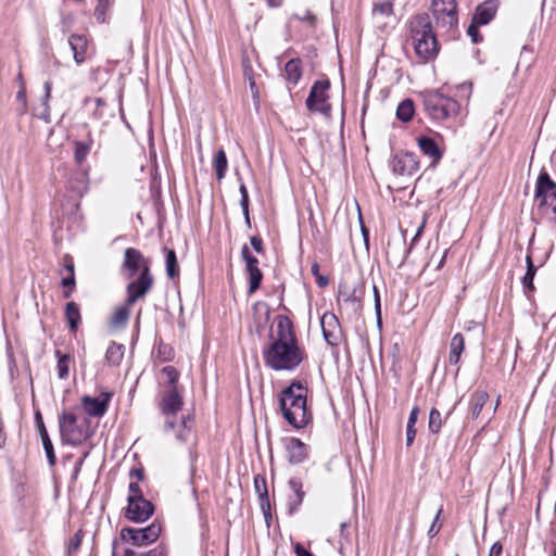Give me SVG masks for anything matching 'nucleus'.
I'll list each match as a JSON object with an SVG mask.
<instances>
[{
  "mask_svg": "<svg viewBox=\"0 0 556 556\" xmlns=\"http://www.w3.org/2000/svg\"><path fill=\"white\" fill-rule=\"evenodd\" d=\"M274 324L273 342L263 352L265 364L274 370H294L303 361V351L298 345L292 321L278 315Z\"/></svg>",
  "mask_w": 556,
  "mask_h": 556,
  "instance_id": "f257e3e1",
  "label": "nucleus"
},
{
  "mask_svg": "<svg viewBox=\"0 0 556 556\" xmlns=\"http://www.w3.org/2000/svg\"><path fill=\"white\" fill-rule=\"evenodd\" d=\"M279 407L283 418L295 429L305 428L313 419L307 406V389L299 381L292 382L281 391Z\"/></svg>",
  "mask_w": 556,
  "mask_h": 556,
  "instance_id": "f03ea898",
  "label": "nucleus"
},
{
  "mask_svg": "<svg viewBox=\"0 0 556 556\" xmlns=\"http://www.w3.org/2000/svg\"><path fill=\"white\" fill-rule=\"evenodd\" d=\"M410 36L418 56L430 60L439 52V42L428 13L415 15L409 23Z\"/></svg>",
  "mask_w": 556,
  "mask_h": 556,
  "instance_id": "7ed1b4c3",
  "label": "nucleus"
},
{
  "mask_svg": "<svg viewBox=\"0 0 556 556\" xmlns=\"http://www.w3.org/2000/svg\"><path fill=\"white\" fill-rule=\"evenodd\" d=\"M420 97L424 111L434 122H443L459 113V103L455 99L444 96L439 89L424 91Z\"/></svg>",
  "mask_w": 556,
  "mask_h": 556,
  "instance_id": "20e7f679",
  "label": "nucleus"
},
{
  "mask_svg": "<svg viewBox=\"0 0 556 556\" xmlns=\"http://www.w3.org/2000/svg\"><path fill=\"white\" fill-rule=\"evenodd\" d=\"M59 429L62 442L73 446L80 445L92 435L89 419H78L75 414L68 412H63L59 416Z\"/></svg>",
  "mask_w": 556,
  "mask_h": 556,
  "instance_id": "39448f33",
  "label": "nucleus"
},
{
  "mask_svg": "<svg viewBox=\"0 0 556 556\" xmlns=\"http://www.w3.org/2000/svg\"><path fill=\"white\" fill-rule=\"evenodd\" d=\"M431 9L437 28L452 36L458 24L456 0H432Z\"/></svg>",
  "mask_w": 556,
  "mask_h": 556,
  "instance_id": "423d86ee",
  "label": "nucleus"
},
{
  "mask_svg": "<svg viewBox=\"0 0 556 556\" xmlns=\"http://www.w3.org/2000/svg\"><path fill=\"white\" fill-rule=\"evenodd\" d=\"M330 89L329 79H319L312 85L305 105L311 113H321L324 116L331 115L332 106L329 102L328 90Z\"/></svg>",
  "mask_w": 556,
  "mask_h": 556,
  "instance_id": "0eeeda50",
  "label": "nucleus"
},
{
  "mask_svg": "<svg viewBox=\"0 0 556 556\" xmlns=\"http://www.w3.org/2000/svg\"><path fill=\"white\" fill-rule=\"evenodd\" d=\"M124 270L129 277L152 278L151 261L135 248H127L124 252V261L122 264Z\"/></svg>",
  "mask_w": 556,
  "mask_h": 556,
  "instance_id": "6e6552de",
  "label": "nucleus"
},
{
  "mask_svg": "<svg viewBox=\"0 0 556 556\" xmlns=\"http://www.w3.org/2000/svg\"><path fill=\"white\" fill-rule=\"evenodd\" d=\"M161 525L152 522L146 528L126 527L121 530V539L135 546H144L155 542L161 534Z\"/></svg>",
  "mask_w": 556,
  "mask_h": 556,
  "instance_id": "1a4fd4ad",
  "label": "nucleus"
},
{
  "mask_svg": "<svg viewBox=\"0 0 556 556\" xmlns=\"http://www.w3.org/2000/svg\"><path fill=\"white\" fill-rule=\"evenodd\" d=\"M534 198L539 210L556 203V182L545 170H541L538 176Z\"/></svg>",
  "mask_w": 556,
  "mask_h": 556,
  "instance_id": "9d476101",
  "label": "nucleus"
},
{
  "mask_svg": "<svg viewBox=\"0 0 556 556\" xmlns=\"http://www.w3.org/2000/svg\"><path fill=\"white\" fill-rule=\"evenodd\" d=\"M392 172L399 176H413L419 169V161L415 153L400 151L390 161Z\"/></svg>",
  "mask_w": 556,
  "mask_h": 556,
  "instance_id": "9b49d317",
  "label": "nucleus"
},
{
  "mask_svg": "<svg viewBox=\"0 0 556 556\" xmlns=\"http://www.w3.org/2000/svg\"><path fill=\"white\" fill-rule=\"evenodd\" d=\"M112 396L113 393L109 391L101 392V394L97 397L84 395L80 400L81 407L87 415L100 418L108 412Z\"/></svg>",
  "mask_w": 556,
  "mask_h": 556,
  "instance_id": "f8f14e48",
  "label": "nucleus"
},
{
  "mask_svg": "<svg viewBox=\"0 0 556 556\" xmlns=\"http://www.w3.org/2000/svg\"><path fill=\"white\" fill-rule=\"evenodd\" d=\"M182 406L184 397L178 388L163 390L159 408L161 413L164 416H166L167 419H169V417L175 416L178 412H180Z\"/></svg>",
  "mask_w": 556,
  "mask_h": 556,
  "instance_id": "ddd939ff",
  "label": "nucleus"
},
{
  "mask_svg": "<svg viewBox=\"0 0 556 556\" xmlns=\"http://www.w3.org/2000/svg\"><path fill=\"white\" fill-rule=\"evenodd\" d=\"M128 505L126 508L125 516L134 522H144L154 513L153 504L143 498H127Z\"/></svg>",
  "mask_w": 556,
  "mask_h": 556,
  "instance_id": "4468645a",
  "label": "nucleus"
},
{
  "mask_svg": "<svg viewBox=\"0 0 556 556\" xmlns=\"http://www.w3.org/2000/svg\"><path fill=\"white\" fill-rule=\"evenodd\" d=\"M320 324L326 342L331 346H338L342 340V330L337 316L332 313H325Z\"/></svg>",
  "mask_w": 556,
  "mask_h": 556,
  "instance_id": "2eb2a0df",
  "label": "nucleus"
},
{
  "mask_svg": "<svg viewBox=\"0 0 556 556\" xmlns=\"http://www.w3.org/2000/svg\"><path fill=\"white\" fill-rule=\"evenodd\" d=\"M417 143L424 155L431 159L430 166L434 168L443 157L444 151L439 147L438 142L429 136L418 137Z\"/></svg>",
  "mask_w": 556,
  "mask_h": 556,
  "instance_id": "dca6fc26",
  "label": "nucleus"
},
{
  "mask_svg": "<svg viewBox=\"0 0 556 556\" xmlns=\"http://www.w3.org/2000/svg\"><path fill=\"white\" fill-rule=\"evenodd\" d=\"M286 450L290 464H301L308 457V446L298 438L287 439Z\"/></svg>",
  "mask_w": 556,
  "mask_h": 556,
  "instance_id": "f3484780",
  "label": "nucleus"
},
{
  "mask_svg": "<svg viewBox=\"0 0 556 556\" xmlns=\"http://www.w3.org/2000/svg\"><path fill=\"white\" fill-rule=\"evenodd\" d=\"M193 424H194V419L190 415L184 416L178 425H176L170 419H166V421L164 424V430L167 432V431H170V430H174L175 428H177V432H176L177 441H179L181 443H186L191 435Z\"/></svg>",
  "mask_w": 556,
  "mask_h": 556,
  "instance_id": "a211bd4d",
  "label": "nucleus"
},
{
  "mask_svg": "<svg viewBox=\"0 0 556 556\" xmlns=\"http://www.w3.org/2000/svg\"><path fill=\"white\" fill-rule=\"evenodd\" d=\"M497 9V0H486L476 8L472 21L480 25H486L494 18Z\"/></svg>",
  "mask_w": 556,
  "mask_h": 556,
  "instance_id": "6ab92c4d",
  "label": "nucleus"
},
{
  "mask_svg": "<svg viewBox=\"0 0 556 556\" xmlns=\"http://www.w3.org/2000/svg\"><path fill=\"white\" fill-rule=\"evenodd\" d=\"M153 280H132L127 286V305H134L152 289Z\"/></svg>",
  "mask_w": 556,
  "mask_h": 556,
  "instance_id": "aec40b11",
  "label": "nucleus"
},
{
  "mask_svg": "<svg viewBox=\"0 0 556 556\" xmlns=\"http://www.w3.org/2000/svg\"><path fill=\"white\" fill-rule=\"evenodd\" d=\"M38 432L42 442L43 450L46 452V456L48 459L49 465L52 467L56 463V456L54 453L52 441L48 434V431L46 429V426L43 424L41 414L38 412L35 415Z\"/></svg>",
  "mask_w": 556,
  "mask_h": 556,
  "instance_id": "412c9836",
  "label": "nucleus"
},
{
  "mask_svg": "<svg viewBox=\"0 0 556 556\" xmlns=\"http://www.w3.org/2000/svg\"><path fill=\"white\" fill-rule=\"evenodd\" d=\"M68 45L73 51L74 61L80 65L86 60L88 40L84 35L73 34L68 38Z\"/></svg>",
  "mask_w": 556,
  "mask_h": 556,
  "instance_id": "4be33fe9",
  "label": "nucleus"
},
{
  "mask_svg": "<svg viewBox=\"0 0 556 556\" xmlns=\"http://www.w3.org/2000/svg\"><path fill=\"white\" fill-rule=\"evenodd\" d=\"M254 489H255L256 493L258 494L260 506L264 513L265 518L267 519L268 517H270V513H269L270 503H269V497H268L266 479L263 476H261V475L255 476Z\"/></svg>",
  "mask_w": 556,
  "mask_h": 556,
  "instance_id": "5701e85b",
  "label": "nucleus"
},
{
  "mask_svg": "<svg viewBox=\"0 0 556 556\" xmlns=\"http://www.w3.org/2000/svg\"><path fill=\"white\" fill-rule=\"evenodd\" d=\"M303 68L300 58L289 60L285 65V78L291 86H296L302 77Z\"/></svg>",
  "mask_w": 556,
  "mask_h": 556,
  "instance_id": "b1692460",
  "label": "nucleus"
},
{
  "mask_svg": "<svg viewBox=\"0 0 556 556\" xmlns=\"http://www.w3.org/2000/svg\"><path fill=\"white\" fill-rule=\"evenodd\" d=\"M252 315L256 330L260 332L269 321L270 308L265 302H257L252 307Z\"/></svg>",
  "mask_w": 556,
  "mask_h": 556,
  "instance_id": "393cba45",
  "label": "nucleus"
},
{
  "mask_svg": "<svg viewBox=\"0 0 556 556\" xmlns=\"http://www.w3.org/2000/svg\"><path fill=\"white\" fill-rule=\"evenodd\" d=\"M241 255L245 262V267L249 273V278H251V279L263 278V273L258 268V260L252 255V253L247 244H244L242 247Z\"/></svg>",
  "mask_w": 556,
  "mask_h": 556,
  "instance_id": "a878e982",
  "label": "nucleus"
},
{
  "mask_svg": "<svg viewBox=\"0 0 556 556\" xmlns=\"http://www.w3.org/2000/svg\"><path fill=\"white\" fill-rule=\"evenodd\" d=\"M289 486L293 491L294 495L289 497V510L293 513L303 502L304 491L302 490L303 484L300 478L293 477L289 480Z\"/></svg>",
  "mask_w": 556,
  "mask_h": 556,
  "instance_id": "bb28decb",
  "label": "nucleus"
},
{
  "mask_svg": "<svg viewBox=\"0 0 556 556\" xmlns=\"http://www.w3.org/2000/svg\"><path fill=\"white\" fill-rule=\"evenodd\" d=\"M465 350V340L462 333H456L451 339L448 363L457 366L460 361V355Z\"/></svg>",
  "mask_w": 556,
  "mask_h": 556,
  "instance_id": "cd10ccee",
  "label": "nucleus"
},
{
  "mask_svg": "<svg viewBox=\"0 0 556 556\" xmlns=\"http://www.w3.org/2000/svg\"><path fill=\"white\" fill-rule=\"evenodd\" d=\"M93 144V138L91 136V132L89 131L87 135L86 141H74L75 150H74V160L77 164H83L85 160L87 159V155L89 154L91 148Z\"/></svg>",
  "mask_w": 556,
  "mask_h": 556,
  "instance_id": "c85d7f7f",
  "label": "nucleus"
},
{
  "mask_svg": "<svg viewBox=\"0 0 556 556\" xmlns=\"http://www.w3.org/2000/svg\"><path fill=\"white\" fill-rule=\"evenodd\" d=\"M489 400V394L485 391L478 390L472 393L470 400V415L477 419Z\"/></svg>",
  "mask_w": 556,
  "mask_h": 556,
  "instance_id": "c756f323",
  "label": "nucleus"
},
{
  "mask_svg": "<svg viewBox=\"0 0 556 556\" xmlns=\"http://www.w3.org/2000/svg\"><path fill=\"white\" fill-rule=\"evenodd\" d=\"M415 114L414 101L409 98L401 101L396 108V118L403 123H408L413 119Z\"/></svg>",
  "mask_w": 556,
  "mask_h": 556,
  "instance_id": "7c9ffc66",
  "label": "nucleus"
},
{
  "mask_svg": "<svg viewBox=\"0 0 556 556\" xmlns=\"http://www.w3.org/2000/svg\"><path fill=\"white\" fill-rule=\"evenodd\" d=\"M165 253V268L166 275L168 278H178L179 276V266L176 256V252L173 249H168L166 247L163 248Z\"/></svg>",
  "mask_w": 556,
  "mask_h": 556,
  "instance_id": "2f4dec72",
  "label": "nucleus"
},
{
  "mask_svg": "<svg viewBox=\"0 0 556 556\" xmlns=\"http://www.w3.org/2000/svg\"><path fill=\"white\" fill-rule=\"evenodd\" d=\"M124 345L112 342L105 353V359L111 366H118L124 357Z\"/></svg>",
  "mask_w": 556,
  "mask_h": 556,
  "instance_id": "473e14b6",
  "label": "nucleus"
},
{
  "mask_svg": "<svg viewBox=\"0 0 556 556\" xmlns=\"http://www.w3.org/2000/svg\"><path fill=\"white\" fill-rule=\"evenodd\" d=\"M65 317L71 331H76L80 323V311L75 302H68L65 307Z\"/></svg>",
  "mask_w": 556,
  "mask_h": 556,
  "instance_id": "72a5a7b5",
  "label": "nucleus"
},
{
  "mask_svg": "<svg viewBox=\"0 0 556 556\" xmlns=\"http://www.w3.org/2000/svg\"><path fill=\"white\" fill-rule=\"evenodd\" d=\"M452 414V410H450L445 418H442L441 413L437 408H431L429 413V421H428V429L432 434H438L441 431V428L444 424V421L448 418V416Z\"/></svg>",
  "mask_w": 556,
  "mask_h": 556,
  "instance_id": "f704fd0d",
  "label": "nucleus"
},
{
  "mask_svg": "<svg viewBox=\"0 0 556 556\" xmlns=\"http://www.w3.org/2000/svg\"><path fill=\"white\" fill-rule=\"evenodd\" d=\"M213 166L215 169L217 180L224 179L228 168V161L224 149H219L216 152L213 161Z\"/></svg>",
  "mask_w": 556,
  "mask_h": 556,
  "instance_id": "c9c22d12",
  "label": "nucleus"
},
{
  "mask_svg": "<svg viewBox=\"0 0 556 556\" xmlns=\"http://www.w3.org/2000/svg\"><path fill=\"white\" fill-rule=\"evenodd\" d=\"M161 375L165 379L164 389H177L179 381V371L174 366H165L161 370Z\"/></svg>",
  "mask_w": 556,
  "mask_h": 556,
  "instance_id": "e433bc0d",
  "label": "nucleus"
},
{
  "mask_svg": "<svg viewBox=\"0 0 556 556\" xmlns=\"http://www.w3.org/2000/svg\"><path fill=\"white\" fill-rule=\"evenodd\" d=\"M55 356L58 357V377L60 379H66L70 372L71 356L68 354H62L60 350L55 351Z\"/></svg>",
  "mask_w": 556,
  "mask_h": 556,
  "instance_id": "4c0bfd02",
  "label": "nucleus"
},
{
  "mask_svg": "<svg viewBox=\"0 0 556 556\" xmlns=\"http://www.w3.org/2000/svg\"><path fill=\"white\" fill-rule=\"evenodd\" d=\"M43 89H45V96L42 99L43 112H42L40 118L43 119L46 123H50V106H49L48 102L51 97L52 83L50 80H47L43 85Z\"/></svg>",
  "mask_w": 556,
  "mask_h": 556,
  "instance_id": "58836bf2",
  "label": "nucleus"
},
{
  "mask_svg": "<svg viewBox=\"0 0 556 556\" xmlns=\"http://www.w3.org/2000/svg\"><path fill=\"white\" fill-rule=\"evenodd\" d=\"M129 306L130 305H127V303H125V305L118 307L115 311V313L112 317V324L114 326H116V327L124 326L127 323V320L129 318V314H130Z\"/></svg>",
  "mask_w": 556,
  "mask_h": 556,
  "instance_id": "ea45409f",
  "label": "nucleus"
},
{
  "mask_svg": "<svg viewBox=\"0 0 556 556\" xmlns=\"http://www.w3.org/2000/svg\"><path fill=\"white\" fill-rule=\"evenodd\" d=\"M339 299L345 302H351V299H355V294L353 293V280H345V282L340 283Z\"/></svg>",
  "mask_w": 556,
  "mask_h": 556,
  "instance_id": "a19ab883",
  "label": "nucleus"
},
{
  "mask_svg": "<svg viewBox=\"0 0 556 556\" xmlns=\"http://www.w3.org/2000/svg\"><path fill=\"white\" fill-rule=\"evenodd\" d=\"M61 278H75L74 261L70 255L63 258V268L60 271Z\"/></svg>",
  "mask_w": 556,
  "mask_h": 556,
  "instance_id": "79ce46f5",
  "label": "nucleus"
},
{
  "mask_svg": "<svg viewBox=\"0 0 556 556\" xmlns=\"http://www.w3.org/2000/svg\"><path fill=\"white\" fill-rule=\"evenodd\" d=\"M110 0H98L97 7L94 9V17L99 23L105 22V13L109 9Z\"/></svg>",
  "mask_w": 556,
  "mask_h": 556,
  "instance_id": "37998d69",
  "label": "nucleus"
},
{
  "mask_svg": "<svg viewBox=\"0 0 556 556\" xmlns=\"http://www.w3.org/2000/svg\"><path fill=\"white\" fill-rule=\"evenodd\" d=\"M442 513H443V508H442V506H440L439 509L437 510L434 519L428 530L429 538H434L440 532V530L442 528V522H440L439 519H440Z\"/></svg>",
  "mask_w": 556,
  "mask_h": 556,
  "instance_id": "c03bdc74",
  "label": "nucleus"
},
{
  "mask_svg": "<svg viewBox=\"0 0 556 556\" xmlns=\"http://www.w3.org/2000/svg\"><path fill=\"white\" fill-rule=\"evenodd\" d=\"M374 13H379L384 16H390L393 14V3L390 1H383L376 3L372 9Z\"/></svg>",
  "mask_w": 556,
  "mask_h": 556,
  "instance_id": "a18cd8bd",
  "label": "nucleus"
},
{
  "mask_svg": "<svg viewBox=\"0 0 556 556\" xmlns=\"http://www.w3.org/2000/svg\"><path fill=\"white\" fill-rule=\"evenodd\" d=\"M479 26H481V25L471 21L470 25L467 28V34L471 38V41L473 43H479L483 39L482 35L479 31Z\"/></svg>",
  "mask_w": 556,
  "mask_h": 556,
  "instance_id": "49530a36",
  "label": "nucleus"
},
{
  "mask_svg": "<svg viewBox=\"0 0 556 556\" xmlns=\"http://www.w3.org/2000/svg\"><path fill=\"white\" fill-rule=\"evenodd\" d=\"M353 293L355 299H351V302H361L365 294V283L363 280H353Z\"/></svg>",
  "mask_w": 556,
  "mask_h": 556,
  "instance_id": "de8ad7c7",
  "label": "nucleus"
},
{
  "mask_svg": "<svg viewBox=\"0 0 556 556\" xmlns=\"http://www.w3.org/2000/svg\"><path fill=\"white\" fill-rule=\"evenodd\" d=\"M367 268H363L361 267L359 269V275L362 278H364L365 276H367L368 278H374L376 276V264L377 262L375 260H370L369 257H367Z\"/></svg>",
  "mask_w": 556,
  "mask_h": 556,
  "instance_id": "09e8293b",
  "label": "nucleus"
},
{
  "mask_svg": "<svg viewBox=\"0 0 556 556\" xmlns=\"http://www.w3.org/2000/svg\"><path fill=\"white\" fill-rule=\"evenodd\" d=\"M16 100L21 103L20 114H24L27 109L26 88H25L24 83H22V86L16 93Z\"/></svg>",
  "mask_w": 556,
  "mask_h": 556,
  "instance_id": "8fccbe9b",
  "label": "nucleus"
},
{
  "mask_svg": "<svg viewBox=\"0 0 556 556\" xmlns=\"http://www.w3.org/2000/svg\"><path fill=\"white\" fill-rule=\"evenodd\" d=\"M81 539H83L81 531H78L70 540L68 546H67V549H68L70 554L76 552L79 548V546L81 544Z\"/></svg>",
  "mask_w": 556,
  "mask_h": 556,
  "instance_id": "3c124183",
  "label": "nucleus"
},
{
  "mask_svg": "<svg viewBox=\"0 0 556 556\" xmlns=\"http://www.w3.org/2000/svg\"><path fill=\"white\" fill-rule=\"evenodd\" d=\"M63 286V296L68 299L76 288V280H61Z\"/></svg>",
  "mask_w": 556,
  "mask_h": 556,
  "instance_id": "603ef678",
  "label": "nucleus"
},
{
  "mask_svg": "<svg viewBox=\"0 0 556 556\" xmlns=\"http://www.w3.org/2000/svg\"><path fill=\"white\" fill-rule=\"evenodd\" d=\"M526 262H527V268H526V273L523 274V276H521L520 278H534L535 274H536V266L533 264L532 260H531V256H527L526 257Z\"/></svg>",
  "mask_w": 556,
  "mask_h": 556,
  "instance_id": "864d4df0",
  "label": "nucleus"
},
{
  "mask_svg": "<svg viewBox=\"0 0 556 556\" xmlns=\"http://www.w3.org/2000/svg\"><path fill=\"white\" fill-rule=\"evenodd\" d=\"M374 291V298H375V312L378 319V323H380L381 319V304H380V294L377 286H372Z\"/></svg>",
  "mask_w": 556,
  "mask_h": 556,
  "instance_id": "5fc2aeb1",
  "label": "nucleus"
},
{
  "mask_svg": "<svg viewBox=\"0 0 556 556\" xmlns=\"http://www.w3.org/2000/svg\"><path fill=\"white\" fill-rule=\"evenodd\" d=\"M128 498H143L141 489L137 482H130Z\"/></svg>",
  "mask_w": 556,
  "mask_h": 556,
  "instance_id": "6e6d98bb",
  "label": "nucleus"
},
{
  "mask_svg": "<svg viewBox=\"0 0 556 556\" xmlns=\"http://www.w3.org/2000/svg\"><path fill=\"white\" fill-rule=\"evenodd\" d=\"M250 243L256 253H258V254L264 253L263 239L261 237L252 236L250 238Z\"/></svg>",
  "mask_w": 556,
  "mask_h": 556,
  "instance_id": "4d7b16f0",
  "label": "nucleus"
},
{
  "mask_svg": "<svg viewBox=\"0 0 556 556\" xmlns=\"http://www.w3.org/2000/svg\"><path fill=\"white\" fill-rule=\"evenodd\" d=\"M159 354L162 356L164 362L170 361L173 358V350L168 345L161 344L159 346Z\"/></svg>",
  "mask_w": 556,
  "mask_h": 556,
  "instance_id": "13d9d810",
  "label": "nucleus"
},
{
  "mask_svg": "<svg viewBox=\"0 0 556 556\" xmlns=\"http://www.w3.org/2000/svg\"><path fill=\"white\" fill-rule=\"evenodd\" d=\"M242 67H243V76L249 80V77H254L253 76V68L250 64V61L248 59L247 55H243V59H242Z\"/></svg>",
  "mask_w": 556,
  "mask_h": 556,
  "instance_id": "bf43d9fd",
  "label": "nucleus"
},
{
  "mask_svg": "<svg viewBox=\"0 0 556 556\" xmlns=\"http://www.w3.org/2000/svg\"><path fill=\"white\" fill-rule=\"evenodd\" d=\"M419 413H420L419 407L417 405H415L409 413L407 426L415 427V425L418 420Z\"/></svg>",
  "mask_w": 556,
  "mask_h": 556,
  "instance_id": "052dcab7",
  "label": "nucleus"
},
{
  "mask_svg": "<svg viewBox=\"0 0 556 556\" xmlns=\"http://www.w3.org/2000/svg\"><path fill=\"white\" fill-rule=\"evenodd\" d=\"M249 87L252 92V98H253L254 102L257 104L260 102V92H258L254 77H249Z\"/></svg>",
  "mask_w": 556,
  "mask_h": 556,
  "instance_id": "680f3d73",
  "label": "nucleus"
},
{
  "mask_svg": "<svg viewBox=\"0 0 556 556\" xmlns=\"http://www.w3.org/2000/svg\"><path fill=\"white\" fill-rule=\"evenodd\" d=\"M87 456H88V453H85L84 456L75 463L73 475H72V480H76L78 478V475L81 470L84 460Z\"/></svg>",
  "mask_w": 556,
  "mask_h": 556,
  "instance_id": "e2e57ef3",
  "label": "nucleus"
},
{
  "mask_svg": "<svg viewBox=\"0 0 556 556\" xmlns=\"http://www.w3.org/2000/svg\"><path fill=\"white\" fill-rule=\"evenodd\" d=\"M416 428L406 426V445L410 446L416 437Z\"/></svg>",
  "mask_w": 556,
  "mask_h": 556,
  "instance_id": "0e129e2a",
  "label": "nucleus"
},
{
  "mask_svg": "<svg viewBox=\"0 0 556 556\" xmlns=\"http://www.w3.org/2000/svg\"><path fill=\"white\" fill-rule=\"evenodd\" d=\"M502 552H503V545L500 542H495L491 546L488 556H501Z\"/></svg>",
  "mask_w": 556,
  "mask_h": 556,
  "instance_id": "69168bd1",
  "label": "nucleus"
},
{
  "mask_svg": "<svg viewBox=\"0 0 556 556\" xmlns=\"http://www.w3.org/2000/svg\"><path fill=\"white\" fill-rule=\"evenodd\" d=\"M294 553L296 556H314L311 552H308L302 544L296 543L294 546Z\"/></svg>",
  "mask_w": 556,
  "mask_h": 556,
  "instance_id": "338daca9",
  "label": "nucleus"
},
{
  "mask_svg": "<svg viewBox=\"0 0 556 556\" xmlns=\"http://www.w3.org/2000/svg\"><path fill=\"white\" fill-rule=\"evenodd\" d=\"M523 291L528 298H530V293L534 291L533 280H521Z\"/></svg>",
  "mask_w": 556,
  "mask_h": 556,
  "instance_id": "774afa93",
  "label": "nucleus"
}]
</instances>
